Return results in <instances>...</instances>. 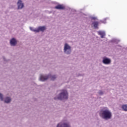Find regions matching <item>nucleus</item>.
<instances>
[{
    "label": "nucleus",
    "mask_w": 127,
    "mask_h": 127,
    "mask_svg": "<svg viewBox=\"0 0 127 127\" xmlns=\"http://www.w3.org/2000/svg\"><path fill=\"white\" fill-rule=\"evenodd\" d=\"M60 93L56 97L54 98L55 101H67L69 98V93L66 89L60 90Z\"/></svg>",
    "instance_id": "f257e3e1"
},
{
    "label": "nucleus",
    "mask_w": 127,
    "mask_h": 127,
    "mask_svg": "<svg viewBox=\"0 0 127 127\" xmlns=\"http://www.w3.org/2000/svg\"><path fill=\"white\" fill-rule=\"evenodd\" d=\"M100 116L105 120V121H108V120H111L112 119V112L109 110V109H102L100 112Z\"/></svg>",
    "instance_id": "f03ea898"
},
{
    "label": "nucleus",
    "mask_w": 127,
    "mask_h": 127,
    "mask_svg": "<svg viewBox=\"0 0 127 127\" xmlns=\"http://www.w3.org/2000/svg\"><path fill=\"white\" fill-rule=\"evenodd\" d=\"M49 78H50L52 81H54L56 79V78H57V75H51V74H41L40 76V80L42 82H44L45 81H47V80H48Z\"/></svg>",
    "instance_id": "7ed1b4c3"
},
{
    "label": "nucleus",
    "mask_w": 127,
    "mask_h": 127,
    "mask_svg": "<svg viewBox=\"0 0 127 127\" xmlns=\"http://www.w3.org/2000/svg\"><path fill=\"white\" fill-rule=\"evenodd\" d=\"M56 127H72V126L67 118H64L57 124Z\"/></svg>",
    "instance_id": "20e7f679"
},
{
    "label": "nucleus",
    "mask_w": 127,
    "mask_h": 127,
    "mask_svg": "<svg viewBox=\"0 0 127 127\" xmlns=\"http://www.w3.org/2000/svg\"><path fill=\"white\" fill-rule=\"evenodd\" d=\"M64 52L66 55H70L72 53V50L71 49V46L67 43L64 44Z\"/></svg>",
    "instance_id": "39448f33"
},
{
    "label": "nucleus",
    "mask_w": 127,
    "mask_h": 127,
    "mask_svg": "<svg viewBox=\"0 0 127 127\" xmlns=\"http://www.w3.org/2000/svg\"><path fill=\"white\" fill-rule=\"evenodd\" d=\"M0 100L1 102H3L5 104H10L11 102V98L9 96H6L3 100V95L0 93Z\"/></svg>",
    "instance_id": "423d86ee"
},
{
    "label": "nucleus",
    "mask_w": 127,
    "mask_h": 127,
    "mask_svg": "<svg viewBox=\"0 0 127 127\" xmlns=\"http://www.w3.org/2000/svg\"><path fill=\"white\" fill-rule=\"evenodd\" d=\"M46 29V28H45V26H39L37 28H33L32 27H30V30H31V31H33V32H39L40 31H42L43 32L44 30Z\"/></svg>",
    "instance_id": "0eeeda50"
},
{
    "label": "nucleus",
    "mask_w": 127,
    "mask_h": 127,
    "mask_svg": "<svg viewBox=\"0 0 127 127\" xmlns=\"http://www.w3.org/2000/svg\"><path fill=\"white\" fill-rule=\"evenodd\" d=\"M102 63L105 65H110L112 63V60L111 59L104 57L103 58Z\"/></svg>",
    "instance_id": "6e6552de"
},
{
    "label": "nucleus",
    "mask_w": 127,
    "mask_h": 127,
    "mask_svg": "<svg viewBox=\"0 0 127 127\" xmlns=\"http://www.w3.org/2000/svg\"><path fill=\"white\" fill-rule=\"evenodd\" d=\"M17 9H22L24 7V3L22 2V0H18L17 2Z\"/></svg>",
    "instance_id": "1a4fd4ad"
},
{
    "label": "nucleus",
    "mask_w": 127,
    "mask_h": 127,
    "mask_svg": "<svg viewBox=\"0 0 127 127\" xmlns=\"http://www.w3.org/2000/svg\"><path fill=\"white\" fill-rule=\"evenodd\" d=\"M10 46H16V44H17V40L15 38H12L10 40Z\"/></svg>",
    "instance_id": "9d476101"
},
{
    "label": "nucleus",
    "mask_w": 127,
    "mask_h": 127,
    "mask_svg": "<svg viewBox=\"0 0 127 127\" xmlns=\"http://www.w3.org/2000/svg\"><path fill=\"white\" fill-rule=\"evenodd\" d=\"M56 9H59L60 10H64L65 9V6L63 4H58L55 7Z\"/></svg>",
    "instance_id": "9b49d317"
},
{
    "label": "nucleus",
    "mask_w": 127,
    "mask_h": 127,
    "mask_svg": "<svg viewBox=\"0 0 127 127\" xmlns=\"http://www.w3.org/2000/svg\"><path fill=\"white\" fill-rule=\"evenodd\" d=\"M98 35H100L101 38H104L106 36V32L103 31H99L98 32Z\"/></svg>",
    "instance_id": "f8f14e48"
},
{
    "label": "nucleus",
    "mask_w": 127,
    "mask_h": 127,
    "mask_svg": "<svg viewBox=\"0 0 127 127\" xmlns=\"http://www.w3.org/2000/svg\"><path fill=\"white\" fill-rule=\"evenodd\" d=\"M92 24L94 26V28L95 29H97V28H98V26H99V22L98 21H94L92 23Z\"/></svg>",
    "instance_id": "ddd939ff"
},
{
    "label": "nucleus",
    "mask_w": 127,
    "mask_h": 127,
    "mask_svg": "<svg viewBox=\"0 0 127 127\" xmlns=\"http://www.w3.org/2000/svg\"><path fill=\"white\" fill-rule=\"evenodd\" d=\"M120 41H121V40L114 38L111 40V42H112V43H116V44H118V43H119Z\"/></svg>",
    "instance_id": "4468645a"
},
{
    "label": "nucleus",
    "mask_w": 127,
    "mask_h": 127,
    "mask_svg": "<svg viewBox=\"0 0 127 127\" xmlns=\"http://www.w3.org/2000/svg\"><path fill=\"white\" fill-rule=\"evenodd\" d=\"M122 109L125 112H127V105L124 104L122 106Z\"/></svg>",
    "instance_id": "2eb2a0df"
},
{
    "label": "nucleus",
    "mask_w": 127,
    "mask_h": 127,
    "mask_svg": "<svg viewBox=\"0 0 127 127\" xmlns=\"http://www.w3.org/2000/svg\"><path fill=\"white\" fill-rule=\"evenodd\" d=\"M90 18L92 20H98V18H97V17H93L92 16H90Z\"/></svg>",
    "instance_id": "dca6fc26"
},
{
    "label": "nucleus",
    "mask_w": 127,
    "mask_h": 127,
    "mask_svg": "<svg viewBox=\"0 0 127 127\" xmlns=\"http://www.w3.org/2000/svg\"><path fill=\"white\" fill-rule=\"evenodd\" d=\"M98 94L100 96H103L104 95V92H103L102 90H99L98 92Z\"/></svg>",
    "instance_id": "f3484780"
},
{
    "label": "nucleus",
    "mask_w": 127,
    "mask_h": 127,
    "mask_svg": "<svg viewBox=\"0 0 127 127\" xmlns=\"http://www.w3.org/2000/svg\"><path fill=\"white\" fill-rule=\"evenodd\" d=\"M3 60L5 62H8L9 61V60H6L4 57H3Z\"/></svg>",
    "instance_id": "a211bd4d"
},
{
    "label": "nucleus",
    "mask_w": 127,
    "mask_h": 127,
    "mask_svg": "<svg viewBox=\"0 0 127 127\" xmlns=\"http://www.w3.org/2000/svg\"><path fill=\"white\" fill-rule=\"evenodd\" d=\"M106 20H107V18H105L104 21H101L102 23H106Z\"/></svg>",
    "instance_id": "6ab92c4d"
},
{
    "label": "nucleus",
    "mask_w": 127,
    "mask_h": 127,
    "mask_svg": "<svg viewBox=\"0 0 127 127\" xmlns=\"http://www.w3.org/2000/svg\"><path fill=\"white\" fill-rule=\"evenodd\" d=\"M47 13H49V14L52 13V11H47Z\"/></svg>",
    "instance_id": "aec40b11"
},
{
    "label": "nucleus",
    "mask_w": 127,
    "mask_h": 127,
    "mask_svg": "<svg viewBox=\"0 0 127 127\" xmlns=\"http://www.w3.org/2000/svg\"><path fill=\"white\" fill-rule=\"evenodd\" d=\"M72 11H73V12H76V10L75 9H72Z\"/></svg>",
    "instance_id": "412c9836"
},
{
    "label": "nucleus",
    "mask_w": 127,
    "mask_h": 127,
    "mask_svg": "<svg viewBox=\"0 0 127 127\" xmlns=\"http://www.w3.org/2000/svg\"><path fill=\"white\" fill-rule=\"evenodd\" d=\"M78 76H82V75H81V74H79V75Z\"/></svg>",
    "instance_id": "4be33fe9"
}]
</instances>
